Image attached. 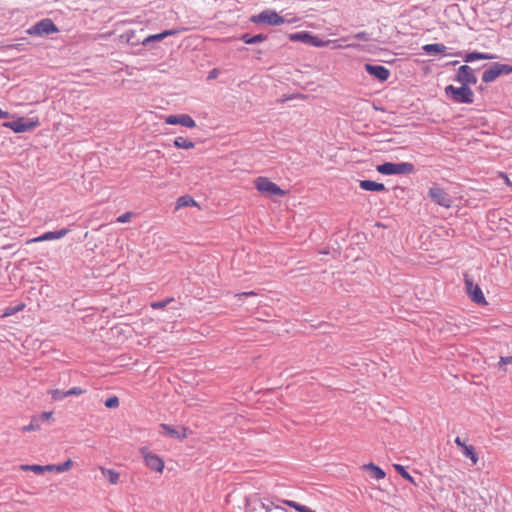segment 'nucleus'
<instances>
[{
    "label": "nucleus",
    "instance_id": "28",
    "mask_svg": "<svg viewBox=\"0 0 512 512\" xmlns=\"http://www.w3.org/2000/svg\"><path fill=\"white\" fill-rule=\"evenodd\" d=\"M283 503L293 509H295L296 511L298 512H315L313 509L305 506V505H301L295 501H292V500H283Z\"/></svg>",
    "mask_w": 512,
    "mask_h": 512
},
{
    "label": "nucleus",
    "instance_id": "39",
    "mask_svg": "<svg viewBox=\"0 0 512 512\" xmlns=\"http://www.w3.org/2000/svg\"><path fill=\"white\" fill-rule=\"evenodd\" d=\"M170 301H172V299H168V300H165V301L152 302L151 303V308H153V309H163L164 307H166V305Z\"/></svg>",
    "mask_w": 512,
    "mask_h": 512
},
{
    "label": "nucleus",
    "instance_id": "48",
    "mask_svg": "<svg viewBox=\"0 0 512 512\" xmlns=\"http://www.w3.org/2000/svg\"><path fill=\"white\" fill-rule=\"evenodd\" d=\"M508 69H509V73L512 72V67L511 66H508Z\"/></svg>",
    "mask_w": 512,
    "mask_h": 512
},
{
    "label": "nucleus",
    "instance_id": "24",
    "mask_svg": "<svg viewBox=\"0 0 512 512\" xmlns=\"http://www.w3.org/2000/svg\"><path fill=\"white\" fill-rule=\"evenodd\" d=\"M188 206L197 207L198 204L191 196L184 195L177 199L176 204H175V209L179 210L181 208L188 207Z\"/></svg>",
    "mask_w": 512,
    "mask_h": 512
},
{
    "label": "nucleus",
    "instance_id": "11",
    "mask_svg": "<svg viewBox=\"0 0 512 512\" xmlns=\"http://www.w3.org/2000/svg\"><path fill=\"white\" fill-rule=\"evenodd\" d=\"M429 197L438 205L443 206L445 208H450L452 205L451 197L445 192L444 189L439 187L430 188Z\"/></svg>",
    "mask_w": 512,
    "mask_h": 512
},
{
    "label": "nucleus",
    "instance_id": "3",
    "mask_svg": "<svg viewBox=\"0 0 512 512\" xmlns=\"http://www.w3.org/2000/svg\"><path fill=\"white\" fill-rule=\"evenodd\" d=\"M250 21L256 24H268L271 26H279L284 24L285 22L294 23L296 19L292 18L285 20L276 11L267 9L257 15H253L250 18Z\"/></svg>",
    "mask_w": 512,
    "mask_h": 512
},
{
    "label": "nucleus",
    "instance_id": "34",
    "mask_svg": "<svg viewBox=\"0 0 512 512\" xmlns=\"http://www.w3.org/2000/svg\"><path fill=\"white\" fill-rule=\"evenodd\" d=\"M49 393L51 395V398L55 401H60V400L64 399L65 397H67V395L65 394V391H62L59 389L50 390Z\"/></svg>",
    "mask_w": 512,
    "mask_h": 512
},
{
    "label": "nucleus",
    "instance_id": "16",
    "mask_svg": "<svg viewBox=\"0 0 512 512\" xmlns=\"http://www.w3.org/2000/svg\"><path fill=\"white\" fill-rule=\"evenodd\" d=\"M68 232H69L68 229H61L59 231H49V232H46L38 237L28 239L26 241V244L60 239V238L64 237Z\"/></svg>",
    "mask_w": 512,
    "mask_h": 512
},
{
    "label": "nucleus",
    "instance_id": "20",
    "mask_svg": "<svg viewBox=\"0 0 512 512\" xmlns=\"http://www.w3.org/2000/svg\"><path fill=\"white\" fill-rule=\"evenodd\" d=\"M359 186L365 191L380 192V191H384L386 189L384 184L378 183L375 181H371V180H361L359 182Z\"/></svg>",
    "mask_w": 512,
    "mask_h": 512
},
{
    "label": "nucleus",
    "instance_id": "41",
    "mask_svg": "<svg viewBox=\"0 0 512 512\" xmlns=\"http://www.w3.org/2000/svg\"><path fill=\"white\" fill-rule=\"evenodd\" d=\"M330 43H333V48L334 49H341V48H344V47H356L355 44H347L346 46H343L342 44H340V40H329Z\"/></svg>",
    "mask_w": 512,
    "mask_h": 512
},
{
    "label": "nucleus",
    "instance_id": "7",
    "mask_svg": "<svg viewBox=\"0 0 512 512\" xmlns=\"http://www.w3.org/2000/svg\"><path fill=\"white\" fill-rule=\"evenodd\" d=\"M59 32L58 27L51 19H43L27 30V34L43 36Z\"/></svg>",
    "mask_w": 512,
    "mask_h": 512
},
{
    "label": "nucleus",
    "instance_id": "29",
    "mask_svg": "<svg viewBox=\"0 0 512 512\" xmlns=\"http://www.w3.org/2000/svg\"><path fill=\"white\" fill-rule=\"evenodd\" d=\"M136 37V32L134 30H128L126 32H124L123 34H121L120 38L129 43V44H132V45H138L140 42L138 39H135Z\"/></svg>",
    "mask_w": 512,
    "mask_h": 512
},
{
    "label": "nucleus",
    "instance_id": "46",
    "mask_svg": "<svg viewBox=\"0 0 512 512\" xmlns=\"http://www.w3.org/2000/svg\"><path fill=\"white\" fill-rule=\"evenodd\" d=\"M274 505L273 504H262V508L266 511V512H270L272 509H273ZM275 508H278V506H275Z\"/></svg>",
    "mask_w": 512,
    "mask_h": 512
},
{
    "label": "nucleus",
    "instance_id": "22",
    "mask_svg": "<svg viewBox=\"0 0 512 512\" xmlns=\"http://www.w3.org/2000/svg\"><path fill=\"white\" fill-rule=\"evenodd\" d=\"M423 51L427 54L431 55H437V54H443L446 51V46L441 43H435V44H425L422 47Z\"/></svg>",
    "mask_w": 512,
    "mask_h": 512
},
{
    "label": "nucleus",
    "instance_id": "43",
    "mask_svg": "<svg viewBox=\"0 0 512 512\" xmlns=\"http://www.w3.org/2000/svg\"><path fill=\"white\" fill-rule=\"evenodd\" d=\"M220 75V70L218 68H213L208 75V79H216Z\"/></svg>",
    "mask_w": 512,
    "mask_h": 512
},
{
    "label": "nucleus",
    "instance_id": "26",
    "mask_svg": "<svg viewBox=\"0 0 512 512\" xmlns=\"http://www.w3.org/2000/svg\"><path fill=\"white\" fill-rule=\"evenodd\" d=\"M20 469L23 470V471H32L36 474H42L44 472H50V465H45V466H42V465H21L20 466Z\"/></svg>",
    "mask_w": 512,
    "mask_h": 512
},
{
    "label": "nucleus",
    "instance_id": "12",
    "mask_svg": "<svg viewBox=\"0 0 512 512\" xmlns=\"http://www.w3.org/2000/svg\"><path fill=\"white\" fill-rule=\"evenodd\" d=\"M502 73L509 74L508 65L494 64L489 69L485 70L482 75V80L485 83H490L499 77Z\"/></svg>",
    "mask_w": 512,
    "mask_h": 512
},
{
    "label": "nucleus",
    "instance_id": "21",
    "mask_svg": "<svg viewBox=\"0 0 512 512\" xmlns=\"http://www.w3.org/2000/svg\"><path fill=\"white\" fill-rule=\"evenodd\" d=\"M363 469L366 471H369L371 476L377 480L384 479L386 476V473L384 472V470L373 463H368V464L363 465Z\"/></svg>",
    "mask_w": 512,
    "mask_h": 512
},
{
    "label": "nucleus",
    "instance_id": "9",
    "mask_svg": "<svg viewBox=\"0 0 512 512\" xmlns=\"http://www.w3.org/2000/svg\"><path fill=\"white\" fill-rule=\"evenodd\" d=\"M456 81L461 83L463 86L470 87L477 83V77L473 73V69L468 65H462L459 67L456 74Z\"/></svg>",
    "mask_w": 512,
    "mask_h": 512
},
{
    "label": "nucleus",
    "instance_id": "10",
    "mask_svg": "<svg viewBox=\"0 0 512 512\" xmlns=\"http://www.w3.org/2000/svg\"><path fill=\"white\" fill-rule=\"evenodd\" d=\"M3 126L11 129L15 133H23L26 131L33 130L35 127L38 126V122L37 121L26 122L23 117H20L15 121L5 122L3 124Z\"/></svg>",
    "mask_w": 512,
    "mask_h": 512
},
{
    "label": "nucleus",
    "instance_id": "1",
    "mask_svg": "<svg viewBox=\"0 0 512 512\" xmlns=\"http://www.w3.org/2000/svg\"><path fill=\"white\" fill-rule=\"evenodd\" d=\"M255 189L265 197L271 196H285L287 191L280 188L276 183L271 181L268 177L259 176L253 180Z\"/></svg>",
    "mask_w": 512,
    "mask_h": 512
},
{
    "label": "nucleus",
    "instance_id": "13",
    "mask_svg": "<svg viewBox=\"0 0 512 512\" xmlns=\"http://www.w3.org/2000/svg\"><path fill=\"white\" fill-rule=\"evenodd\" d=\"M165 123L169 125H182L187 128H194L196 123L188 114L169 115L165 117Z\"/></svg>",
    "mask_w": 512,
    "mask_h": 512
},
{
    "label": "nucleus",
    "instance_id": "47",
    "mask_svg": "<svg viewBox=\"0 0 512 512\" xmlns=\"http://www.w3.org/2000/svg\"><path fill=\"white\" fill-rule=\"evenodd\" d=\"M10 117L9 112L0 109V119H7Z\"/></svg>",
    "mask_w": 512,
    "mask_h": 512
},
{
    "label": "nucleus",
    "instance_id": "44",
    "mask_svg": "<svg viewBox=\"0 0 512 512\" xmlns=\"http://www.w3.org/2000/svg\"><path fill=\"white\" fill-rule=\"evenodd\" d=\"M53 412H43L40 415V419L43 421H48L52 418Z\"/></svg>",
    "mask_w": 512,
    "mask_h": 512
},
{
    "label": "nucleus",
    "instance_id": "32",
    "mask_svg": "<svg viewBox=\"0 0 512 512\" xmlns=\"http://www.w3.org/2000/svg\"><path fill=\"white\" fill-rule=\"evenodd\" d=\"M265 39H266V37L263 34H258L253 37H250L248 34H245L242 36V40L246 44H254V43L263 42Z\"/></svg>",
    "mask_w": 512,
    "mask_h": 512
},
{
    "label": "nucleus",
    "instance_id": "37",
    "mask_svg": "<svg viewBox=\"0 0 512 512\" xmlns=\"http://www.w3.org/2000/svg\"><path fill=\"white\" fill-rule=\"evenodd\" d=\"M133 216H134V214L132 212H126V213L120 215L116 219V221L118 223H126V222H129L132 219Z\"/></svg>",
    "mask_w": 512,
    "mask_h": 512
},
{
    "label": "nucleus",
    "instance_id": "14",
    "mask_svg": "<svg viewBox=\"0 0 512 512\" xmlns=\"http://www.w3.org/2000/svg\"><path fill=\"white\" fill-rule=\"evenodd\" d=\"M364 68L368 74L381 82L388 80L391 75L390 70L382 65H372L367 63L364 65Z\"/></svg>",
    "mask_w": 512,
    "mask_h": 512
},
{
    "label": "nucleus",
    "instance_id": "2",
    "mask_svg": "<svg viewBox=\"0 0 512 512\" xmlns=\"http://www.w3.org/2000/svg\"><path fill=\"white\" fill-rule=\"evenodd\" d=\"M445 94L455 103L472 104L474 101V93L466 85H461L460 87L448 85L445 88Z\"/></svg>",
    "mask_w": 512,
    "mask_h": 512
},
{
    "label": "nucleus",
    "instance_id": "33",
    "mask_svg": "<svg viewBox=\"0 0 512 512\" xmlns=\"http://www.w3.org/2000/svg\"><path fill=\"white\" fill-rule=\"evenodd\" d=\"M508 364H511L512 365V356H508V357H500L499 361H498V367L499 369L506 373L507 372V365Z\"/></svg>",
    "mask_w": 512,
    "mask_h": 512
},
{
    "label": "nucleus",
    "instance_id": "5",
    "mask_svg": "<svg viewBox=\"0 0 512 512\" xmlns=\"http://www.w3.org/2000/svg\"><path fill=\"white\" fill-rule=\"evenodd\" d=\"M377 171L383 175L409 174L414 171V165L409 162H386L377 166Z\"/></svg>",
    "mask_w": 512,
    "mask_h": 512
},
{
    "label": "nucleus",
    "instance_id": "6",
    "mask_svg": "<svg viewBox=\"0 0 512 512\" xmlns=\"http://www.w3.org/2000/svg\"><path fill=\"white\" fill-rule=\"evenodd\" d=\"M288 38L293 42H302L304 44L319 48L328 46L330 44V41H324L322 38L316 35H312L306 31L292 33L288 36Z\"/></svg>",
    "mask_w": 512,
    "mask_h": 512
},
{
    "label": "nucleus",
    "instance_id": "35",
    "mask_svg": "<svg viewBox=\"0 0 512 512\" xmlns=\"http://www.w3.org/2000/svg\"><path fill=\"white\" fill-rule=\"evenodd\" d=\"M39 429H40V425H39L37 419L33 418L28 425H26L22 428V431L30 432V431H35V430H39Z\"/></svg>",
    "mask_w": 512,
    "mask_h": 512
},
{
    "label": "nucleus",
    "instance_id": "30",
    "mask_svg": "<svg viewBox=\"0 0 512 512\" xmlns=\"http://www.w3.org/2000/svg\"><path fill=\"white\" fill-rule=\"evenodd\" d=\"M25 307H26L25 303H20L17 306H14V307H7L4 310V312H3L1 317L2 318H6V317H9L11 315H14V314H16L18 312L23 311L25 309Z\"/></svg>",
    "mask_w": 512,
    "mask_h": 512
},
{
    "label": "nucleus",
    "instance_id": "19",
    "mask_svg": "<svg viewBox=\"0 0 512 512\" xmlns=\"http://www.w3.org/2000/svg\"><path fill=\"white\" fill-rule=\"evenodd\" d=\"M99 470L111 485H117L120 482V473L114 469H108L100 466Z\"/></svg>",
    "mask_w": 512,
    "mask_h": 512
},
{
    "label": "nucleus",
    "instance_id": "25",
    "mask_svg": "<svg viewBox=\"0 0 512 512\" xmlns=\"http://www.w3.org/2000/svg\"><path fill=\"white\" fill-rule=\"evenodd\" d=\"M173 145L178 149H193L195 147V144L193 141L184 138V137H176L173 141Z\"/></svg>",
    "mask_w": 512,
    "mask_h": 512
},
{
    "label": "nucleus",
    "instance_id": "23",
    "mask_svg": "<svg viewBox=\"0 0 512 512\" xmlns=\"http://www.w3.org/2000/svg\"><path fill=\"white\" fill-rule=\"evenodd\" d=\"M495 55L487 54V53H479V52H471L465 55V62H473L476 60H492L495 59Z\"/></svg>",
    "mask_w": 512,
    "mask_h": 512
},
{
    "label": "nucleus",
    "instance_id": "42",
    "mask_svg": "<svg viewBox=\"0 0 512 512\" xmlns=\"http://www.w3.org/2000/svg\"><path fill=\"white\" fill-rule=\"evenodd\" d=\"M498 176L504 180V182H505V184H506L507 186H509V187H511V188H512V182H511V180L509 179V177H508V175H507L506 173H504V172H499V173H498Z\"/></svg>",
    "mask_w": 512,
    "mask_h": 512
},
{
    "label": "nucleus",
    "instance_id": "45",
    "mask_svg": "<svg viewBox=\"0 0 512 512\" xmlns=\"http://www.w3.org/2000/svg\"><path fill=\"white\" fill-rule=\"evenodd\" d=\"M354 38L367 40V34L365 32H358L354 35Z\"/></svg>",
    "mask_w": 512,
    "mask_h": 512
},
{
    "label": "nucleus",
    "instance_id": "38",
    "mask_svg": "<svg viewBox=\"0 0 512 512\" xmlns=\"http://www.w3.org/2000/svg\"><path fill=\"white\" fill-rule=\"evenodd\" d=\"M85 393V390L81 389L80 387H73L67 391H65V394L68 396H73V395H81Z\"/></svg>",
    "mask_w": 512,
    "mask_h": 512
},
{
    "label": "nucleus",
    "instance_id": "17",
    "mask_svg": "<svg viewBox=\"0 0 512 512\" xmlns=\"http://www.w3.org/2000/svg\"><path fill=\"white\" fill-rule=\"evenodd\" d=\"M455 444L462 450L463 455L471 460L473 465L477 464L479 459L472 445H467L460 437H456Z\"/></svg>",
    "mask_w": 512,
    "mask_h": 512
},
{
    "label": "nucleus",
    "instance_id": "15",
    "mask_svg": "<svg viewBox=\"0 0 512 512\" xmlns=\"http://www.w3.org/2000/svg\"><path fill=\"white\" fill-rule=\"evenodd\" d=\"M162 432L172 438L183 440L189 436V430L186 427H172L168 424H160Z\"/></svg>",
    "mask_w": 512,
    "mask_h": 512
},
{
    "label": "nucleus",
    "instance_id": "40",
    "mask_svg": "<svg viewBox=\"0 0 512 512\" xmlns=\"http://www.w3.org/2000/svg\"><path fill=\"white\" fill-rule=\"evenodd\" d=\"M257 293L254 292V291H249V292H241V293H237L234 295V297L236 299H238L239 301H241L244 297H252V296H256Z\"/></svg>",
    "mask_w": 512,
    "mask_h": 512
},
{
    "label": "nucleus",
    "instance_id": "31",
    "mask_svg": "<svg viewBox=\"0 0 512 512\" xmlns=\"http://www.w3.org/2000/svg\"><path fill=\"white\" fill-rule=\"evenodd\" d=\"M393 468L399 473L404 479L408 480L412 484H416L414 478L406 471L405 467L400 464H393Z\"/></svg>",
    "mask_w": 512,
    "mask_h": 512
},
{
    "label": "nucleus",
    "instance_id": "4",
    "mask_svg": "<svg viewBox=\"0 0 512 512\" xmlns=\"http://www.w3.org/2000/svg\"><path fill=\"white\" fill-rule=\"evenodd\" d=\"M139 452L144 460L145 466L156 473L162 474L165 469L164 459L152 452L147 447H141Z\"/></svg>",
    "mask_w": 512,
    "mask_h": 512
},
{
    "label": "nucleus",
    "instance_id": "8",
    "mask_svg": "<svg viewBox=\"0 0 512 512\" xmlns=\"http://www.w3.org/2000/svg\"><path fill=\"white\" fill-rule=\"evenodd\" d=\"M465 286L467 294L472 299V301L479 305L487 304L486 298L481 288L477 284H474L473 281L467 275L465 276Z\"/></svg>",
    "mask_w": 512,
    "mask_h": 512
},
{
    "label": "nucleus",
    "instance_id": "18",
    "mask_svg": "<svg viewBox=\"0 0 512 512\" xmlns=\"http://www.w3.org/2000/svg\"><path fill=\"white\" fill-rule=\"evenodd\" d=\"M177 33H179V30H176V29L165 30V31H163L161 33H158V34L149 35L141 43L143 45H147L148 43H150L152 41H160V40H163L164 38H166L168 36H172V35H175Z\"/></svg>",
    "mask_w": 512,
    "mask_h": 512
},
{
    "label": "nucleus",
    "instance_id": "36",
    "mask_svg": "<svg viewBox=\"0 0 512 512\" xmlns=\"http://www.w3.org/2000/svg\"><path fill=\"white\" fill-rule=\"evenodd\" d=\"M118 405H119V399L117 396H112L105 401V406L110 409L116 408V407H118Z\"/></svg>",
    "mask_w": 512,
    "mask_h": 512
},
{
    "label": "nucleus",
    "instance_id": "27",
    "mask_svg": "<svg viewBox=\"0 0 512 512\" xmlns=\"http://www.w3.org/2000/svg\"><path fill=\"white\" fill-rule=\"evenodd\" d=\"M73 466V461L72 459H67L65 462L61 463V464H52L50 465V472H57V473H62V472H66V471H69Z\"/></svg>",
    "mask_w": 512,
    "mask_h": 512
}]
</instances>
